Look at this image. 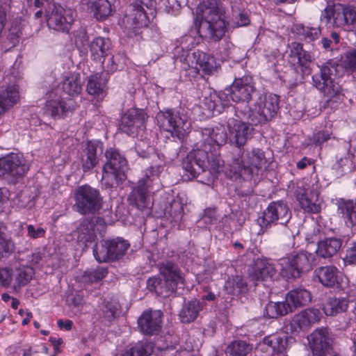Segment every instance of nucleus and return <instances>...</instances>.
Returning <instances> with one entry per match:
<instances>
[{"label": "nucleus", "instance_id": "obj_34", "mask_svg": "<svg viewBox=\"0 0 356 356\" xmlns=\"http://www.w3.org/2000/svg\"><path fill=\"white\" fill-rule=\"evenodd\" d=\"M350 300L348 297H327L323 306V310L327 316H336L347 311Z\"/></svg>", "mask_w": 356, "mask_h": 356}, {"label": "nucleus", "instance_id": "obj_57", "mask_svg": "<svg viewBox=\"0 0 356 356\" xmlns=\"http://www.w3.org/2000/svg\"><path fill=\"white\" fill-rule=\"evenodd\" d=\"M343 64L346 70L352 72H356V49L345 54Z\"/></svg>", "mask_w": 356, "mask_h": 356}, {"label": "nucleus", "instance_id": "obj_16", "mask_svg": "<svg viewBox=\"0 0 356 356\" xmlns=\"http://www.w3.org/2000/svg\"><path fill=\"white\" fill-rule=\"evenodd\" d=\"M47 95V99L42 108L43 115L54 120L65 119L79 107V104L73 98H63L54 90Z\"/></svg>", "mask_w": 356, "mask_h": 356}, {"label": "nucleus", "instance_id": "obj_44", "mask_svg": "<svg viewBox=\"0 0 356 356\" xmlns=\"http://www.w3.org/2000/svg\"><path fill=\"white\" fill-rule=\"evenodd\" d=\"M226 93H220L219 95L214 94L211 95L209 98L205 99V104L207 105L209 111L212 112L213 115L221 113L225 108L229 107V102L227 99H224Z\"/></svg>", "mask_w": 356, "mask_h": 356}, {"label": "nucleus", "instance_id": "obj_20", "mask_svg": "<svg viewBox=\"0 0 356 356\" xmlns=\"http://www.w3.org/2000/svg\"><path fill=\"white\" fill-rule=\"evenodd\" d=\"M289 63L296 71H300L302 76L312 73V56L311 52L304 49L301 42H293L290 44Z\"/></svg>", "mask_w": 356, "mask_h": 356}, {"label": "nucleus", "instance_id": "obj_11", "mask_svg": "<svg viewBox=\"0 0 356 356\" xmlns=\"http://www.w3.org/2000/svg\"><path fill=\"white\" fill-rule=\"evenodd\" d=\"M160 129L170 132L172 136L183 138L190 129V123L186 114L176 108L160 111L156 116Z\"/></svg>", "mask_w": 356, "mask_h": 356}, {"label": "nucleus", "instance_id": "obj_60", "mask_svg": "<svg viewBox=\"0 0 356 356\" xmlns=\"http://www.w3.org/2000/svg\"><path fill=\"white\" fill-rule=\"evenodd\" d=\"M46 230L41 227H35L33 225H27V236L32 239L44 237Z\"/></svg>", "mask_w": 356, "mask_h": 356}, {"label": "nucleus", "instance_id": "obj_1", "mask_svg": "<svg viewBox=\"0 0 356 356\" xmlns=\"http://www.w3.org/2000/svg\"><path fill=\"white\" fill-rule=\"evenodd\" d=\"M201 148L191 151L182 162L184 175L188 179L196 178L201 172L208 170L213 177H217L223 165L220 150L227 140L224 126L207 127L202 131Z\"/></svg>", "mask_w": 356, "mask_h": 356}, {"label": "nucleus", "instance_id": "obj_61", "mask_svg": "<svg viewBox=\"0 0 356 356\" xmlns=\"http://www.w3.org/2000/svg\"><path fill=\"white\" fill-rule=\"evenodd\" d=\"M13 270L9 268H0V283L1 285L8 286L13 280Z\"/></svg>", "mask_w": 356, "mask_h": 356}, {"label": "nucleus", "instance_id": "obj_4", "mask_svg": "<svg viewBox=\"0 0 356 356\" xmlns=\"http://www.w3.org/2000/svg\"><path fill=\"white\" fill-rule=\"evenodd\" d=\"M104 155L106 162L102 167V184L106 188L118 187L127 179V160L115 148L106 149Z\"/></svg>", "mask_w": 356, "mask_h": 356}, {"label": "nucleus", "instance_id": "obj_18", "mask_svg": "<svg viewBox=\"0 0 356 356\" xmlns=\"http://www.w3.org/2000/svg\"><path fill=\"white\" fill-rule=\"evenodd\" d=\"M148 115L145 110L138 108H130L121 115L119 130L128 136L136 135L139 129L145 127Z\"/></svg>", "mask_w": 356, "mask_h": 356}, {"label": "nucleus", "instance_id": "obj_52", "mask_svg": "<svg viewBox=\"0 0 356 356\" xmlns=\"http://www.w3.org/2000/svg\"><path fill=\"white\" fill-rule=\"evenodd\" d=\"M232 26L234 29L248 26L250 24V18L248 11L245 9H238L235 7L232 8Z\"/></svg>", "mask_w": 356, "mask_h": 356}, {"label": "nucleus", "instance_id": "obj_58", "mask_svg": "<svg viewBox=\"0 0 356 356\" xmlns=\"http://www.w3.org/2000/svg\"><path fill=\"white\" fill-rule=\"evenodd\" d=\"M343 261L346 264L356 265V241H351L348 244Z\"/></svg>", "mask_w": 356, "mask_h": 356}, {"label": "nucleus", "instance_id": "obj_30", "mask_svg": "<svg viewBox=\"0 0 356 356\" xmlns=\"http://www.w3.org/2000/svg\"><path fill=\"white\" fill-rule=\"evenodd\" d=\"M109 76H104L103 72H96L88 78L86 91L96 99H102L107 94V83Z\"/></svg>", "mask_w": 356, "mask_h": 356}, {"label": "nucleus", "instance_id": "obj_31", "mask_svg": "<svg viewBox=\"0 0 356 356\" xmlns=\"http://www.w3.org/2000/svg\"><path fill=\"white\" fill-rule=\"evenodd\" d=\"M259 346L271 355L282 354L286 350L287 338L279 334H270L264 338Z\"/></svg>", "mask_w": 356, "mask_h": 356}, {"label": "nucleus", "instance_id": "obj_45", "mask_svg": "<svg viewBox=\"0 0 356 356\" xmlns=\"http://www.w3.org/2000/svg\"><path fill=\"white\" fill-rule=\"evenodd\" d=\"M224 287L228 294L238 295L247 291L248 284L242 276L235 275L228 278Z\"/></svg>", "mask_w": 356, "mask_h": 356}, {"label": "nucleus", "instance_id": "obj_25", "mask_svg": "<svg viewBox=\"0 0 356 356\" xmlns=\"http://www.w3.org/2000/svg\"><path fill=\"white\" fill-rule=\"evenodd\" d=\"M102 145V143L99 140H87L79 154V162L81 169L84 173L92 172V170L99 163V156L98 154V148Z\"/></svg>", "mask_w": 356, "mask_h": 356}, {"label": "nucleus", "instance_id": "obj_14", "mask_svg": "<svg viewBox=\"0 0 356 356\" xmlns=\"http://www.w3.org/2000/svg\"><path fill=\"white\" fill-rule=\"evenodd\" d=\"M74 207L80 214H95L103 207L99 191L88 184L79 186L74 193Z\"/></svg>", "mask_w": 356, "mask_h": 356}, {"label": "nucleus", "instance_id": "obj_21", "mask_svg": "<svg viewBox=\"0 0 356 356\" xmlns=\"http://www.w3.org/2000/svg\"><path fill=\"white\" fill-rule=\"evenodd\" d=\"M307 339L313 356H327L332 349L333 339L328 327L316 328Z\"/></svg>", "mask_w": 356, "mask_h": 356}, {"label": "nucleus", "instance_id": "obj_32", "mask_svg": "<svg viewBox=\"0 0 356 356\" xmlns=\"http://www.w3.org/2000/svg\"><path fill=\"white\" fill-rule=\"evenodd\" d=\"M337 213L348 227L356 225V200L339 198L337 200Z\"/></svg>", "mask_w": 356, "mask_h": 356}, {"label": "nucleus", "instance_id": "obj_63", "mask_svg": "<svg viewBox=\"0 0 356 356\" xmlns=\"http://www.w3.org/2000/svg\"><path fill=\"white\" fill-rule=\"evenodd\" d=\"M165 10L168 13L175 14L181 8V3L178 0H164Z\"/></svg>", "mask_w": 356, "mask_h": 356}, {"label": "nucleus", "instance_id": "obj_49", "mask_svg": "<svg viewBox=\"0 0 356 356\" xmlns=\"http://www.w3.org/2000/svg\"><path fill=\"white\" fill-rule=\"evenodd\" d=\"M200 311L199 303L195 301L189 302L183 307L179 314L182 323H188L195 321Z\"/></svg>", "mask_w": 356, "mask_h": 356}, {"label": "nucleus", "instance_id": "obj_43", "mask_svg": "<svg viewBox=\"0 0 356 356\" xmlns=\"http://www.w3.org/2000/svg\"><path fill=\"white\" fill-rule=\"evenodd\" d=\"M95 18L103 21L113 13L111 3L108 0H93L91 6Z\"/></svg>", "mask_w": 356, "mask_h": 356}, {"label": "nucleus", "instance_id": "obj_5", "mask_svg": "<svg viewBox=\"0 0 356 356\" xmlns=\"http://www.w3.org/2000/svg\"><path fill=\"white\" fill-rule=\"evenodd\" d=\"M320 19L327 27L349 31L356 25V7L341 3L328 5L321 11Z\"/></svg>", "mask_w": 356, "mask_h": 356}, {"label": "nucleus", "instance_id": "obj_64", "mask_svg": "<svg viewBox=\"0 0 356 356\" xmlns=\"http://www.w3.org/2000/svg\"><path fill=\"white\" fill-rule=\"evenodd\" d=\"M308 166H312L314 170L316 169L315 160L307 156L302 157L300 161L296 163V168L298 170H304Z\"/></svg>", "mask_w": 356, "mask_h": 356}, {"label": "nucleus", "instance_id": "obj_36", "mask_svg": "<svg viewBox=\"0 0 356 356\" xmlns=\"http://www.w3.org/2000/svg\"><path fill=\"white\" fill-rule=\"evenodd\" d=\"M195 65L207 75H211L217 70L218 66L215 57L209 54L197 49L191 54Z\"/></svg>", "mask_w": 356, "mask_h": 356}, {"label": "nucleus", "instance_id": "obj_26", "mask_svg": "<svg viewBox=\"0 0 356 356\" xmlns=\"http://www.w3.org/2000/svg\"><path fill=\"white\" fill-rule=\"evenodd\" d=\"M163 313L160 310L147 309L138 318L140 331L145 335H156L161 329Z\"/></svg>", "mask_w": 356, "mask_h": 356}, {"label": "nucleus", "instance_id": "obj_35", "mask_svg": "<svg viewBox=\"0 0 356 356\" xmlns=\"http://www.w3.org/2000/svg\"><path fill=\"white\" fill-rule=\"evenodd\" d=\"M19 99L18 86L10 85L0 89V115L13 108Z\"/></svg>", "mask_w": 356, "mask_h": 356}, {"label": "nucleus", "instance_id": "obj_7", "mask_svg": "<svg viewBox=\"0 0 356 356\" xmlns=\"http://www.w3.org/2000/svg\"><path fill=\"white\" fill-rule=\"evenodd\" d=\"M130 243L122 237L103 239L92 248L93 255L99 263L113 262L121 259L127 253Z\"/></svg>", "mask_w": 356, "mask_h": 356}, {"label": "nucleus", "instance_id": "obj_62", "mask_svg": "<svg viewBox=\"0 0 356 356\" xmlns=\"http://www.w3.org/2000/svg\"><path fill=\"white\" fill-rule=\"evenodd\" d=\"M331 134L328 131H319L314 134L313 142L316 145H321L331 138Z\"/></svg>", "mask_w": 356, "mask_h": 356}, {"label": "nucleus", "instance_id": "obj_42", "mask_svg": "<svg viewBox=\"0 0 356 356\" xmlns=\"http://www.w3.org/2000/svg\"><path fill=\"white\" fill-rule=\"evenodd\" d=\"M291 312V309L286 300L282 302H269L265 307L264 315L269 318H277Z\"/></svg>", "mask_w": 356, "mask_h": 356}, {"label": "nucleus", "instance_id": "obj_46", "mask_svg": "<svg viewBox=\"0 0 356 356\" xmlns=\"http://www.w3.org/2000/svg\"><path fill=\"white\" fill-rule=\"evenodd\" d=\"M108 273V268L97 266L95 268H88L82 275V281L86 284H93L102 281Z\"/></svg>", "mask_w": 356, "mask_h": 356}, {"label": "nucleus", "instance_id": "obj_24", "mask_svg": "<svg viewBox=\"0 0 356 356\" xmlns=\"http://www.w3.org/2000/svg\"><path fill=\"white\" fill-rule=\"evenodd\" d=\"M321 312L318 309L307 308L294 315L289 323L291 333L305 331L320 321Z\"/></svg>", "mask_w": 356, "mask_h": 356}, {"label": "nucleus", "instance_id": "obj_51", "mask_svg": "<svg viewBox=\"0 0 356 356\" xmlns=\"http://www.w3.org/2000/svg\"><path fill=\"white\" fill-rule=\"evenodd\" d=\"M252 346L244 341H234L226 349L227 356H247L250 353Z\"/></svg>", "mask_w": 356, "mask_h": 356}, {"label": "nucleus", "instance_id": "obj_48", "mask_svg": "<svg viewBox=\"0 0 356 356\" xmlns=\"http://www.w3.org/2000/svg\"><path fill=\"white\" fill-rule=\"evenodd\" d=\"M164 280L159 277H152L147 280V289L154 292L158 296L168 297L172 293L167 284H165Z\"/></svg>", "mask_w": 356, "mask_h": 356}, {"label": "nucleus", "instance_id": "obj_10", "mask_svg": "<svg viewBox=\"0 0 356 356\" xmlns=\"http://www.w3.org/2000/svg\"><path fill=\"white\" fill-rule=\"evenodd\" d=\"M30 170V164L24 155L10 152L0 157V177L9 184H16Z\"/></svg>", "mask_w": 356, "mask_h": 356}, {"label": "nucleus", "instance_id": "obj_8", "mask_svg": "<svg viewBox=\"0 0 356 356\" xmlns=\"http://www.w3.org/2000/svg\"><path fill=\"white\" fill-rule=\"evenodd\" d=\"M194 38L190 35H182L177 42V45L174 50V58L176 62L181 63V74L184 76L185 81H192L200 74V69L195 65L193 59L192 55L189 51L193 47Z\"/></svg>", "mask_w": 356, "mask_h": 356}, {"label": "nucleus", "instance_id": "obj_39", "mask_svg": "<svg viewBox=\"0 0 356 356\" xmlns=\"http://www.w3.org/2000/svg\"><path fill=\"white\" fill-rule=\"evenodd\" d=\"M111 42L108 38L96 37L90 44L91 58L95 61H101L106 57L111 49Z\"/></svg>", "mask_w": 356, "mask_h": 356}, {"label": "nucleus", "instance_id": "obj_12", "mask_svg": "<svg viewBox=\"0 0 356 356\" xmlns=\"http://www.w3.org/2000/svg\"><path fill=\"white\" fill-rule=\"evenodd\" d=\"M159 176L158 168L154 166L147 168L143 177L140 179L136 185L132 188L128 197L129 204L140 211L147 208L149 204L148 200L149 189L152 188L154 181L159 179Z\"/></svg>", "mask_w": 356, "mask_h": 356}, {"label": "nucleus", "instance_id": "obj_53", "mask_svg": "<svg viewBox=\"0 0 356 356\" xmlns=\"http://www.w3.org/2000/svg\"><path fill=\"white\" fill-rule=\"evenodd\" d=\"M134 356H150L154 349V343L148 340H142L136 343L130 348Z\"/></svg>", "mask_w": 356, "mask_h": 356}, {"label": "nucleus", "instance_id": "obj_27", "mask_svg": "<svg viewBox=\"0 0 356 356\" xmlns=\"http://www.w3.org/2000/svg\"><path fill=\"white\" fill-rule=\"evenodd\" d=\"M276 273L275 264L266 257L257 258L248 270L249 277L254 282L271 280Z\"/></svg>", "mask_w": 356, "mask_h": 356}, {"label": "nucleus", "instance_id": "obj_2", "mask_svg": "<svg viewBox=\"0 0 356 356\" xmlns=\"http://www.w3.org/2000/svg\"><path fill=\"white\" fill-rule=\"evenodd\" d=\"M269 163L265 152L261 148H252L251 151L234 149L231 153L229 172L235 179L250 181L254 175L266 170Z\"/></svg>", "mask_w": 356, "mask_h": 356}, {"label": "nucleus", "instance_id": "obj_9", "mask_svg": "<svg viewBox=\"0 0 356 356\" xmlns=\"http://www.w3.org/2000/svg\"><path fill=\"white\" fill-rule=\"evenodd\" d=\"M282 261L280 275L286 279H296L312 268L315 256L306 250H300Z\"/></svg>", "mask_w": 356, "mask_h": 356}, {"label": "nucleus", "instance_id": "obj_37", "mask_svg": "<svg viewBox=\"0 0 356 356\" xmlns=\"http://www.w3.org/2000/svg\"><path fill=\"white\" fill-rule=\"evenodd\" d=\"M342 245V241L335 237L326 238L320 241L317 245L316 253L317 256L327 259L337 253Z\"/></svg>", "mask_w": 356, "mask_h": 356}, {"label": "nucleus", "instance_id": "obj_23", "mask_svg": "<svg viewBox=\"0 0 356 356\" xmlns=\"http://www.w3.org/2000/svg\"><path fill=\"white\" fill-rule=\"evenodd\" d=\"M74 22V12L70 8H64L60 5H54L47 19L49 29L67 33Z\"/></svg>", "mask_w": 356, "mask_h": 356}, {"label": "nucleus", "instance_id": "obj_6", "mask_svg": "<svg viewBox=\"0 0 356 356\" xmlns=\"http://www.w3.org/2000/svg\"><path fill=\"white\" fill-rule=\"evenodd\" d=\"M339 63L330 59L318 65L319 72L312 75V85L327 99V101L338 96L341 92L340 86L334 81Z\"/></svg>", "mask_w": 356, "mask_h": 356}, {"label": "nucleus", "instance_id": "obj_28", "mask_svg": "<svg viewBox=\"0 0 356 356\" xmlns=\"http://www.w3.org/2000/svg\"><path fill=\"white\" fill-rule=\"evenodd\" d=\"M160 274L163 277L164 284H167L172 294L176 291L179 284H184V277L179 267L171 261L159 264Z\"/></svg>", "mask_w": 356, "mask_h": 356}, {"label": "nucleus", "instance_id": "obj_17", "mask_svg": "<svg viewBox=\"0 0 356 356\" xmlns=\"http://www.w3.org/2000/svg\"><path fill=\"white\" fill-rule=\"evenodd\" d=\"M280 109V97L270 93L259 97L249 115L254 124H264L274 118Z\"/></svg>", "mask_w": 356, "mask_h": 356}, {"label": "nucleus", "instance_id": "obj_40", "mask_svg": "<svg viewBox=\"0 0 356 356\" xmlns=\"http://www.w3.org/2000/svg\"><path fill=\"white\" fill-rule=\"evenodd\" d=\"M293 33L298 39L307 43H312L318 40L321 34V30L318 27H314L297 24L293 28Z\"/></svg>", "mask_w": 356, "mask_h": 356}, {"label": "nucleus", "instance_id": "obj_33", "mask_svg": "<svg viewBox=\"0 0 356 356\" xmlns=\"http://www.w3.org/2000/svg\"><path fill=\"white\" fill-rule=\"evenodd\" d=\"M286 302L291 309V312L298 307L309 304L312 300L309 291L302 286H298L290 290L285 296Z\"/></svg>", "mask_w": 356, "mask_h": 356}, {"label": "nucleus", "instance_id": "obj_15", "mask_svg": "<svg viewBox=\"0 0 356 356\" xmlns=\"http://www.w3.org/2000/svg\"><path fill=\"white\" fill-rule=\"evenodd\" d=\"M291 218V213L287 203L284 200L273 201L263 211L257 220L262 232H265L277 225L286 226Z\"/></svg>", "mask_w": 356, "mask_h": 356}, {"label": "nucleus", "instance_id": "obj_22", "mask_svg": "<svg viewBox=\"0 0 356 356\" xmlns=\"http://www.w3.org/2000/svg\"><path fill=\"white\" fill-rule=\"evenodd\" d=\"M227 127L230 143L235 145L236 149H244V145L252 136L254 129L252 124L238 118H232L228 120Z\"/></svg>", "mask_w": 356, "mask_h": 356}, {"label": "nucleus", "instance_id": "obj_47", "mask_svg": "<svg viewBox=\"0 0 356 356\" xmlns=\"http://www.w3.org/2000/svg\"><path fill=\"white\" fill-rule=\"evenodd\" d=\"M25 26L26 25L22 23L21 18H16L13 21L7 36V40L12 44V47H15L19 44L20 39L24 35Z\"/></svg>", "mask_w": 356, "mask_h": 356}, {"label": "nucleus", "instance_id": "obj_29", "mask_svg": "<svg viewBox=\"0 0 356 356\" xmlns=\"http://www.w3.org/2000/svg\"><path fill=\"white\" fill-rule=\"evenodd\" d=\"M339 273L338 268L332 265L318 267L313 273V280L327 288H334L339 283Z\"/></svg>", "mask_w": 356, "mask_h": 356}, {"label": "nucleus", "instance_id": "obj_59", "mask_svg": "<svg viewBox=\"0 0 356 356\" xmlns=\"http://www.w3.org/2000/svg\"><path fill=\"white\" fill-rule=\"evenodd\" d=\"M116 307L111 302H106L102 308L104 318L108 321H112L115 317Z\"/></svg>", "mask_w": 356, "mask_h": 356}, {"label": "nucleus", "instance_id": "obj_38", "mask_svg": "<svg viewBox=\"0 0 356 356\" xmlns=\"http://www.w3.org/2000/svg\"><path fill=\"white\" fill-rule=\"evenodd\" d=\"M95 227L92 219L84 218L76 229L78 241L85 246H88V243L94 241L97 238Z\"/></svg>", "mask_w": 356, "mask_h": 356}, {"label": "nucleus", "instance_id": "obj_56", "mask_svg": "<svg viewBox=\"0 0 356 356\" xmlns=\"http://www.w3.org/2000/svg\"><path fill=\"white\" fill-rule=\"evenodd\" d=\"M74 44L81 51L86 49L88 45V36L84 29H79L74 34Z\"/></svg>", "mask_w": 356, "mask_h": 356}, {"label": "nucleus", "instance_id": "obj_19", "mask_svg": "<svg viewBox=\"0 0 356 356\" xmlns=\"http://www.w3.org/2000/svg\"><path fill=\"white\" fill-rule=\"evenodd\" d=\"M256 88L251 76L244 75L242 77L235 78L229 88L225 89L227 95L233 102H247L252 99V94Z\"/></svg>", "mask_w": 356, "mask_h": 356}, {"label": "nucleus", "instance_id": "obj_50", "mask_svg": "<svg viewBox=\"0 0 356 356\" xmlns=\"http://www.w3.org/2000/svg\"><path fill=\"white\" fill-rule=\"evenodd\" d=\"M127 57L124 54L118 53L108 59L105 66L106 76H109L117 70H122L126 65Z\"/></svg>", "mask_w": 356, "mask_h": 356}, {"label": "nucleus", "instance_id": "obj_55", "mask_svg": "<svg viewBox=\"0 0 356 356\" xmlns=\"http://www.w3.org/2000/svg\"><path fill=\"white\" fill-rule=\"evenodd\" d=\"M297 201L298 202L300 207L306 213H317L321 210V205L314 202L312 200L308 197V194L302 197H298Z\"/></svg>", "mask_w": 356, "mask_h": 356}, {"label": "nucleus", "instance_id": "obj_13", "mask_svg": "<svg viewBox=\"0 0 356 356\" xmlns=\"http://www.w3.org/2000/svg\"><path fill=\"white\" fill-rule=\"evenodd\" d=\"M148 0H135L131 5V13L127 19V25L124 32L129 38L141 35L145 39V35L148 36L150 29L148 27L149 22L145 8H149L147 3Z\"/></svg>", "mask_w": 356, "mask_h": 356}, {"label": "nucleus", "instance_id": "obj_54", "mask_svg": "<svg viewBox=\"0 0 356 356\" xmlns=\"http://www.w3.org/2000/svg\"><path fill=\"white\" fill-rule=\"evenodd\" d=\"M34 274L33 269L29 266H24L17 269V273L15 275V288H22L28 284L32 280Z\"/></svg>", "mask_w": 356, "mask_h": 356}, {"label": "nucleus", "instance_id": "obj_41", "mask_svg": "<svg viewBox=\"0 0 356 356\" xmlns=\"http://www.w3.org/2000/svg\"><path fill=\"white\" fill-rule=\"evenodd\" d=\"M63 91L71 97L77 96L82 91V81L79 73H72L63 81Z\"/></svg>", "mask_w": 356, "mask_h": 356}, {"label": "nucleus", "instance_id": "obj_3", "mask_svg": "<svg viewBox=\"0 0 356 356\" xmlns=\"http://www.w3.org/2000/svg\"><path fill=\"white\" fill-rule=\"evenodd\" d=\"M225 18V11L219 8L218 0H206L196 9L195 27L199 31L204 19L207 24L205 38L209 42H217L224 38L228 30V22Z\"/></svg>", "mask_w": 356, "mask_h": 356}]
</instances>
